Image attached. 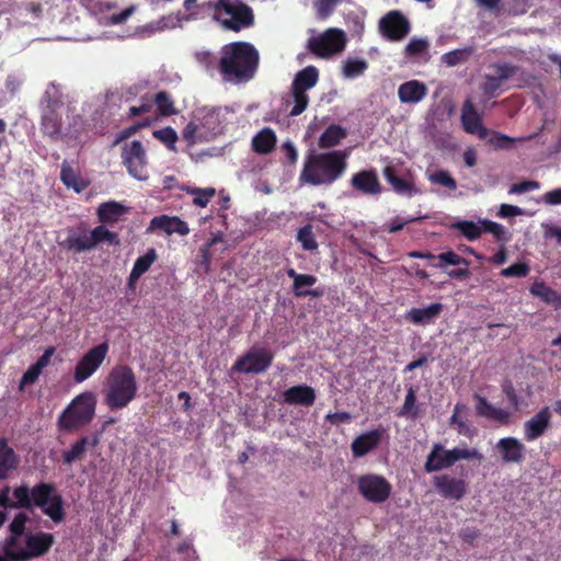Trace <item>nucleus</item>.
I'll use <instances>...</instances> for the list:
<instances>
[{"instance_id": "3", "label": "nucleus", "mask_w": 561, "mask_h": 561, "mask_svg": "<svg viewBox=\"0 0 561 561\" xmlns=\"http://www.w3.org/2000/svg\"><path fill=\"white\" fill-rule=\"evenodd\" d=\"M103 401L110 411L127 408L138 394V382L134 369L126 364L114 366L105 378Z\"/></svg>"}, {"instance_id": "62", "label": "nucleus", "mask_w": 561, "mask_h": 561, "mask_svg": "<svg viewBox=\"0 0 561 561\" xmlns=\"http://www.w3.org/2000/svg\"><path fill=\"white\" fill-rule=\"evenodd\" d=\"M341 1L342 0H319L317 5L318 16L320 19L329 18L332 14L335 5Z\"/></svg>"}, {"instance_id": "31", "label": "nucleus", "mask_w": 561, "mask_h": 561, "mask_svg": "<svg viewBox=\"0 0 561 561\" xmlns=\"http://www.w3.org/2000/svg\"><path fill=\"white\" fill-rule=\"evenodd\" d=\"M65 105V94L62 92V89L59 84L55 82H50L39 102V110L41 111H48V110H55L60 111Z\"/></svg>"}, {"instance_id": "24", "label": "nucleus", "mask_w": 561, "mask_h": 561, "mask_svg": "<svg viewBox=\"0 0 561 561\" xmlns=\"http://www.w3.org/2000/svg\"><path fill=\"white\" fill-rule=\"evenodd\" d=\"M149 228L151 230H162L167 234L178 233L180 236H187L190 233L187 222L176 216H156L151 219Z\"/></svg>"}, {"instance_id": "9", "label": "nucleus", "mask_w": 561, "mask_h": 561, "mask_svg": "<svg viewBox=\"0 0 561 561\" xmlns=\"http://www.w3.org/2000/svg\"><path fill=\"white\" fill-rule=\"evenodd\" d=\"M346 36L342 30L329 28L319 36L309 38L308 49L316 56L329 58L344 50Z\"/></svg>"}, {"instance_id": "6", "label": "nucleus", "mask_w": 561, "mask_h": 561, "mask_svg": "<svg viewBox=\"0 0 561 561\" xmlns=\"http://www.w3.org/2000/svg\"><path fill=\"white\" fill-rule=\"evenodd\" d=\"M95 396L83 392L77 396L58 417V426L71 432L89 424L95 414Z\"/></svg>"}, {"instance_id": "22", "label": "nucleus", "mask_w": 561, "mask_h": 561, "mask_svg": "<svg viewBox=\"0 0 561 561\" xmlns=\"http://www.w3.org/2000/svg\"><path fill=\"white\" fill-rule=\"evenodd\" d=\"M383 433L385 430L375 428L355 437L351 445L353 456L360 458L376 449L382 439Z\"/></svg>"}, {"instance_id": "2", "label": "nucleus", "mask_w": 561, "mask_h": 561, "mask_svg": "<svg viewBox=\"0 0 561 561\" xmlns=\"http://www.w3.org/2000/svg\"><path fill=\"white\" fill-rule=\"evenodd\" d=\"M259 64L260 55L254 45L240 41L221 47L217 69L225 81L247 83L254 78Z\"/></svg>"}, {"instance_id": "36", "label": "nucleus", "mask_w": 561, "mask_h": 561, "mask_svg": "<svg viewBox=\"0 0 561 561\" xmlns=\"http://www.w3.org/2000/svg\"><path fill=\"white\" fill-rule=\"evenodd\" d=\"M529 291L533 296L539 298L547 305H554L557 307H561V293L549 287L542 280L534 282L529 288Z\"/></svg>"}, {"instance_id": "14", "label": "nucleus", "mask_w": 561, "mask_h": 561, "mask_svg": "<svg viewBox=\"0 0 561 561\" xmlns=\"http://www.w3.org/2000/svg\"><path fill=\"white\" fill-rule=\"evenodd\" d=\"M379 33L389 42L402 41L411 30L407 16L399 10L389 11L378 23Z\"/></svg>"}, {"instance_id": "1", "label": "nucleus", "mask_w": 561, "mask_h": 561, "mask_svg": "<svg viewBox=\"0 0 561 561\" xmlns=\"http://www.w3.org/2000/svg\"><path fill=\"white\" fill-rule=\"evenodd\" d=\"M10 486L5 485L0 490V506L3 508H39L55 524H60L66 517L62 495L51 482H39L30 488L27 484L15 486L10 499Z\"/></svg>"}, {"instance_id": "27", "label": "nucleus", "mask_w": 561, "mask_h": 561, "mask_svg": "<svg viewBox=\"0 0 561 561\" xmlns=\"http://www.w3.org/2000/svg\"><path fill=\"white\" fill-rule=\"evenodd\" d=\"M426 84L419 80H410L399 85L398 98L403 104H416L427 95Z\"/></svg>"}, {"instance_id": "8", "label": "nucleus", "mask_w": 561, "mask_h": 561, "mask_svg": "<svg viewBox=\"0 0 561 561\" xmlns=\"http://www.w3.org/2000/svg\"><path fill=\"white\" fill-rule=\"evenodd\" d=\"M24 547L20 545L13 548L0 561H31L44 557L55 543V537L50 533H26L24 535Z\"/></svg>"}, {"instance_id": "59", "label": "nucleus", "mask_w": 561, "mask_h": 561, "mask_svg": "<svg viewBox=\"0 0 561 561\" xmlns=\"http://www.w3.org/2000/svg\"><path fill=\"white\" fill-rule=\"evenodd\" d=\"M150 124H151V121L146 118L142 122L136 123V124H134V125H131L129 127L124 128L117 135V137H116V139L114 141V145H117L118 142H121V141L125 140V139H128L129 137L135 135L141 128H146V127L150 126Z\"/></svg>"}, {"instance_id": "55", "label": "nucleus", "mask_w": 561, "mask_h": 561, "mask_svg": "<svg viewBox=\"0 0 561 561\" xmlns=\"http://www.w3.org/2000/svg\"><path fill=\"white\" fill-rule=\"evenodd\" d=\"M202 127L198 124L196 117L188 122V124L184 127L182 136L183 139L188 144L193 145L196 141H204L205 139L201 136Z\"/></svg>"}, {"instance_id": "10", "label": "nucleus", "mask_w": 561, "mask_h": 561, "mask_svg": "<svg viewBox=\"0 0 561 561\" xmlns=\"http://www.w3.org/2000/svg\"><path fill=\"white\" fill-rule=\"evenodd\" d=\"M357 489L366 501L374 504L386 502L392 492L391 483L385 477L375 473L359 476Z\"/></svg>"}, {"instance_id": "21", "label": "nucleus", "mask_w": 561, "mask_h": 561, "mask_svg": "<svg viewBox=\"0 0 561 561\" xmlns=\"http://www.w3.org/2000/svg\"><path fill=\"white\" fill-rule=\"evenodd\" d=\"M61 247L75 253H82L93 250V243L90 239V232L87 227L81 224L68 231L67 238L62 241Z\"/></svg>"}, {"instance_id": "54", "label": "nucleus", "mask_w": 561, "mask_h": 561, "mask_svg": "<svg viewBox=\"0 0 561 561\" xmlns=\"http://www.w3.org/2000/svg\"><path fill=\"white\" fill-rule=\"evenodd\" d=\"M291 95L294 98V106L289 112L290 116L300 115L308 106L309 96L307 91H302L291 87Z\"/></svg>"}, {"instance_id": "52", "label": "nucleus", "mask_w": 561, "mask_h": 561, "mask_svg": "<svg viewBox=\"0 0 561 561\" xmlns=\"http://www.w3.org/2000/svg\"><path fill=\"white\" fill-rule=\"evenodd\" d=\"M437 263L432 265L436 268H445L446 265H465L469 266V261L454 251H446L437 255Z\"/></svg>"}, {"instance_id": "23", "label": "nucleus", "mask_w": 561, "mask_h": 561, "mask_svg": "<svg viewBox=\"0 0 561 561\" xmlns=\"http://www.w3.org/2000/svg\"><path fill=\"white\" fill-rule=\"evenodd\" d=\"M41 130L44 136L51 140L64 139L62 118L60 111L48 110L41 111Z\"/></svg>"}, {"instance_id": "37", "label": "nucleus", "mask_w": 561, "mask_h": 561, "mask_svg": "<svg viewBox=\"0 0 561 561\" xmlns=\"http://www.w3.org/2000/svg\"><path fill=\"white\" fill-rule=\"evenodd\" d=\"M127 213V208L117 202L102 203L98 208L99 221L102 224H115Z\"/></svg>"}, {"instance_id": "7", "label": "nucleus", "mask_w": 561, "mask_h": 561, "mask_svg": "<svg viewBox=\"0 0 561 561\" xmlns=\"http://www.w3.org/2000/svg\"><path fill=\"white\" fill-rule=\"evenodd\" d=\"M482 457V454L476 448L455 447L446 449L442 444L436 443L426 457L424 470L427 473L437 472L453 467L459 460H481Z\"/></svg>"}, {"instance_id": "51", "label": "nucleus", "mask_w": 561, "mask_h": 561, "mask_svg": "<svg viewBox=\"0 0 561 561\" xmlns=\"http://www.w3.org/2000/svg\"><path fill=\"white\" fill-rule=\"evenodd\" d=\"M152 136L162 142L169 150L176 151V142L179 140L178 133L171 126L156 129L152 131Z\"/></svg>"}, {"instance_id": "26", "label": "nucleus", "mask_w": 561, "mask_h": 561, "mask_svg": "<svg viewBox=\"0 0 561 561\" xmlns=\"http://www.w3.org/2000/svg\"><path fill=\"white\" fill-rule=\"evenodd\" d=\"M352 186L364 194L377 195L381 193V184L375 171H359L351 179Z\"/></svg>"}, {"instance_id": "25", "label": "nucleus", "mask_w": 561, "mask_h": 561, "mask_svg": "<svg viewBox=\"0 0 561 561\" xmlns=\"http://www.w3.org/2000/svg\"><path fill=\"white\" fill-rule=\"evenodd\" d=\"M55 347L48 346L43 355L38 357L36 363L32 364L27 370L23 374L22 378L19 382V390L23 391L24 388L28 385H33L37 381L41 376L43 369L47 367L50 363L53 355L55 354Z\"/></svg>"}, {"instance_id": "58", "label": "nucleus", "mask_w": 561, "mask_h": 561, "mask_svg": "<svg viewBox=\"0 0 561 561\" xmlns=\"http://www.w3.org/2000/svg\"><path fill=\"white\" fill-rule=\"evenodd\" d=\"M529 265L525 262H518L503 268L501 275L504 277H526L529 273Z\"/></svg>"}, {"instance_id": "43", "label": "nucleus", "mask_w": 561, "mask_h": 561, "mask_svg": "<svg viewBox=\"0 0 561 561\" xmlns=\"http://www.w3.org/2000/svg\"><path fill=\"white\" fill-rule=\"evenodd\" d=\"M90 239L93 243V249L102 242H107L112 245L119 244L117 233L110 231L104 225L96 226L90 231Z\"/></svg>"}, {"instance_id": "28", "label": "nucleus", "mask_w": 561, "mask_h": 561, "mask_svg": "<svg viewBox=\"0 0 561 561\" xmlns=\"http://www.w3.org/2000/svg\"><path fill=\"white\" fill-rule=\"evenodd\" d=\"M284 402L287 404H299L311 407L316 401V391L308 385L293 386L283 392Z\"/></svg>"}, {"instance_id": "57", "label": "nucleus", "mask_w": 561, "mask_h": 561, "mask_svg": "<svg viewBox=\"0 0 561 561\" xmlns=\"http://www.w3.org/2000/svg\"><path fill=\"white\" fill-rule=\"evenodd\" d=\"M157 251L153 248H151L144 255L139 256L135 261L133 268L144 275L150 268V266L157 261Z\"/></svg>"}, {"instance_id": "47", "label": "nucleus", "mask_w": 561, "mask_h": 561, "mask_svg": "<svg viewBox=\"0 0 561 561\" xmlns=\"http://www.w3.org/2000/svg\"><path fill=\"white\" fill-rule=\"evenodd\" d=\"M60 180L67 187H71L78 193L85 188V184L80 180L76 171L66 162L61 165Z\"/></svg>"}, {"instance_id": "16", "label": "nucleus", "mask_w": 561, "mask_h": 561, "mask_svg": "<svg viewBox=\"0 0 561 561\" xmlns=\"http://www.w3.org/2000/svg\"><path fill=\"white\" fill-rule=\"evenodd\" d=\"M460 122L467 134L476 135L479 139L488 138L490 129L483 125V117L471 99H467L462 104Z\"/></svg>"}, {"instance_id": "45", "label": "nucleus", "mask_w": 561, "mask_h": 561, "mask_svg": "<svg viewBox=\"0 0 561 561\" xmlns=\"http://www.w3.org/2000/svg\"><path fill=\"white\" fill-rule=\"evenodd\" d=\"M180 188L185 191L187 194L194 195L193 204L198 207H206L216 194V190L214 187L201 188L182 185Z\"/></svg>"}, {"instance_id": "49", "label": "nucleus", "mask_w": 561, "mask_h": 561, "mask_svg": "<svg viewBox=\"0 0 561 561\" xmlns=\"http://www.w3.org/2000/svg\"><path fill=\"white\" fill-rule=\"evenodd\" d=\"M296 240L301 244V248L305 251L312 252L319 247L313 233V227L310 224L305 225L298 230Z\"/></svg>"}, {"instance_id": "48", "label": "nucleus", "mask_w": 561, "mask_h": 561, "mask_svg": "<svg viewBox=\"0 0 561 561\" xmlns=\"http://www.w3.org/2000/svg\"><path fill=\"white\" fill-rule=\"evenodd\" d=\"M87 121L81 115H73L64 130V138L78 140L87 131Z\"/></svg>"}, {"instance_id": "30", "label": "nucleus", "mask_w": 561, "mask_h": 561, "mask_svg": "<svg viewBox=\"0 0 561 561\" xmlns=\"http://www.w3.org/2000/svg\"><path fill=\"white\" fill-rule=\"evenodd\" d=\"M443 311V305L434 302L426 308H412L405 313V319L416 325L432 323Z\"/></svg>"}, {"instance_id": "15", "label": "nucleus", "mask_w": 561, "mask_h": 561, "mask_svg": "<svg viewBox=\"0 0 561 561\" xmlns=\"http://www.w3.org/2000/svg\"><path fill=\"white\" fill-rule=\"evenodd\" d=\"M433 484L442 497L451 501H461L469 491V483L463 478L447 473L433 477Z\"/></svg>"}, {"instance_id": "60", "label": "nucleus", "mask_w": 561, "mask_h": 561, "mask_svg": "<svg viewBox=\"0 0 561 561\" xmlns=\"http://www.w3.org/2000/svg\"><path fill=\"white\" fill-rule=\"evenodd\" d=\"M502 83L503 82L494 76L486 75L482 91L488 98H494L497 95V90L502 87Z\"/></svg>"}, {"instance_id": "32", "label": "nucleus", "mask_w": 561, "mask_h": 561, "mask_svg": "<svg viewBox=\"0 0 561 561\" xmlns=\"http://www.w3.org/2000/svg\"><path fill=\"white\" fill-rule=\"evenodd\" d=\"M277 137L271 127H264L253 136L251 146L252 150L259 154H268L276 147Z\"/></svg>"}, {"instance_id": "13", "label": "nucleus", "mask_w": 561, "mask_h": 561, "mask_svg": "<svg viewBox=\"0 0 561 561\" xmlns=\"http://www.w3.org/2000/svg\"><path fill=\"white\" fill-rule=\"evenodd\" d=\"M273 358V353L267 348H252L234 362L232 370L243 374H262L270 368Z\"/></svg>"}, {"instance_id": "19", "label": "nucleus", "mask_w": 561, "mask_h": 561, "mask_svg": "<svg viewBox=\"0 0 561 561\" xmlns=\"http://www.w3.org/2000/svg\"><path fill=\"white\" fill-rule=\"evenodd\" d=\"M30 517L24 512H20L14 516L8 527V537L0 542V558H4L8 552L21 543V539H24L26 523Z\"/></svg>"}, {"instance_id": "64", "label": "nucleus", "mask_w": 561, "mask_h": 561, "mask_svg": "<svg viewBox=\"0 0 561 561\" xmlns=\"http://www.w3.org/2000/svg\"><path fill=\"white\" fill-rule=\"evenodd\" d=\"M428 43L425 39L413 38L409 42L405 47V53L409 56H416L425 51Z\"/></svg>"}, {"instance_id": "40", "label": "nucleus", "mask_w": 561, "mask_h": 561, "mask_svg": "<svg viewBox=\"0 0 561 561\" xmlns=\"http://www.w3.org/2000/svg\"><path fill=\"white\" fill-rule=\"evenodd\" d=\"M346 137V130L336 124H331L320 136V148H332Z\"/></svg>"}, {"instance_id": "46", "label": "nucleus", "mask_w": 561, "mask_h": 561, "mask_svg": "<svg viewBox=\"0 0 561 561\" xmlns=\"http://www.w3.org/2000/svg\"><path fill=\"white\" fill-rule=\"evenodd\" d=\"M473 54V47L468 46L465 48L454 49L442 56V61L448 67H455L465 64Z\"/></svg>"}, {"instance_id": "39", "label": "nucleus", "mask_w": 561, "mask_h": 561, "mask_svg": "<svg viewBox=\"0 0 561 561\" xmlns=\"http://www.w3.org/2000/svg\"><path fill=\"white\" fill-rule=\"evenodd\" d=\"M535 136H528L523 138H513L500 131L490 130L488 138L485 139L488 145L494 150H510L513 148L516 141H525L533 139Z\"/></svg>"}, {"instance_id": "38", "label": "nucleus", "mask_w": 561, "mask_h": 561, "mask_svg": "<svg viewBox=\"0 0 561 561\" xmlns=\"http://www.w3.org/2000/svg\"><path fill=\"white\" fill-rule=\"evenodd\" d=\"M319 80V70L314 66H307L298 71L293 80V88L307 91L313 88Z\"/></svg>"}, {"instance_id": "41", "label": "nucleus", "mask_w": 561, "mask_h": 561, "mask_svg": "<svg viewBox=\"0 0 561 561\" xmlns=\"http://www.w3.org/2000/svg\"><path fill=\"white\" fill-rule=\"evenodd\" d=\"M317 283V277L311 274H302L293 284V293L296 297H320L322 291L318 289L305 290V287H311Z\"/></svg>"}, {"instance_id": "53", "label": "nucleus", "mask_w": 561, "mask_h": 561, "mask_svg": "<svg viewBox=\"0 0 561 561\" xmlns=\"http://www.w3.org/2000/svg\"><path fill=\"white\" fill-rule=\"evenodd\" d=\"M416 394L413 387L408 389L403 405L401 407L398 415L416 417L419 415V408L416 407Z\"/></svg>"}, {"instance_id": "35", "label": "nucleus", "mask_w": 561, "mask_h": 561, "mask_svg": "<svg viewBox=\"0 0 561 561\" xmlns=\"http://www.w3.org/2000/svg\"><path fill=\"white\" fill-rule=\"evenodd\" d=\"M202 127L201 136L206 140L213 139L220 131L219 115L215 111H207L195 116Z\"/></svg>"}, {"instance_id": "61", "label": "nucleus", "mask_w": 561, "mask_h": 561, "mask_svg": "<svg viewBox=\"0 0 561 561\" xmlns=\"http://www.w3.org/2000/svg\"><path fill=\"white\" fill-rule=\"evenodd\" d=\"M503 393L506 396L508 402L515 410H519L522 405V401L519 400V397L516 393V390L512 383V381H505L502 386Z\"/></svg>"}, {"instance_id": "50", "label": "nucleus", "mask_w": 561, "mask_h": 561, "mask_svg": "<svg viewBox=\"0 0 561 561\" xmlns=\"http://www.w3.org/2000/svg\"><path fill=\"white\" fill-rule=\"evenodd\" d=\"M368 68V62L365 59L348 58L343 64V75L345 78H356L363 75Z\"/></svg>"}, {"instance_id": "44", "label": "nucleus", "mask_w": 561, "mask_h": 561, "mask_svg": "<svg viewBox=\"0 0 561 561\" xmlns=\"http://www.w3.org/2000/svg\"><path fill=\"white\" fill-rule=\"evenodd\" d=\"M451 228L458 230L467 240H478L482 234L481 224L471 220H458L451 225Z\"/></svg>"}, {"instance_id": "17", "label": "nucleus", "mask_w": 561, "mask_h": 561, "mask_svg": "<svg viewBox=\"0 0 561 561\" xmlns=\"http://www.w3.org/2000/svg\"><path fill=\"white\" fill-rule=\"evenodd\" d=\"M552 427V412L549 407L541 408L523 425L524 439L534 442Z\"/></svg>"}, {"instance_id": "56", "label": "nucleus", "mask_w": 561, "mask_h": 561, "mask_svg": "<svg viewBox=\"0 0 561 561\" xmlns=\"http://www.w3.org/2000/svg\"><path fill=\"white\" fill-rule=\"evenodd\" d=\"M428 180L431 183L442 185L450 191H455L457 188L456 180L446 170H438L432 173L428 176Z\"/></svg>"}, {"instance_id": "33", "label": "nucleus", "mask_w": 561, "mask_h": 561, "mask_svg": "<svg viewBox=\"0 0 561 561\" xmlns=\"http://www.w3.org/2000/svg\"><path fill=\"white\" fill-rule=\"evenodd\" d=\"M477 400L476 410L478 415L483 416L488 420L496 421L505 424L510 420V413L503 409L493 407L484 397L474 394Z\"/></svg>"}, {"instance_id": "4", "label": "nucleus", "mask_w": 561, "mask_h": 561, "mask_svg": "<svg viewBox=\"0 0 561 561\" xmlns=\"http://www.w3.org/2000/svg\"><path fill=\"white\" fill-rule=\"evenodd\" d=\"M345 169V156L342 151L309 153L305 159L299 181L313 186L330 185L342 176Z\"/></svg>"}, {"instance_id": "42", "label": "nucleus", "mask_w": 561, "mask_h": 561, "mask_svg": "<svg viewBox=\"0 0 561 561\" xmlns=\"http://www.w3.org/2000/svg\"><path fill=\"white\" fill-rule=\"evenodd\" d=\"M152 101L157 105V111L160 116L169 117L178 114V110L174 106V100L167 91H159Z\"/></svg>"}, {"instance_id": "34", "label": "nucleus", "mask_w": 561, "mask_h": 561, "mask_svg": "<svg viewBox=\"0 0 561 561\" xmlns=\"http://www.w3.org/2000/svg\"><path fill=\"white\" fill-rule=\"evenodd\" d=\"M99 444L98 436H94L90 439L88 436H82L79 438L70 449L62 453V462L64 465L70 466L76 461H79L83 458L88 446L95 447Z\"/></svg>"}, {"instance_id": "20", "label": "nucleus", "mask_w": 561, "mask_h": 561, "mask_svg": "<svg viewBox=\"0 0 561 561\" xmlns=\"http://www.w3.org/2000/svg\"><path fill=\"white\" fill-rule=\"evenodd\" d=\"M495 449L504 463H522L525 460L526 446L516 437L499 439Z\"/></svg>"}, {"instance_id": "5", "label": "nucleus", "mask_w": 561, "mask_h": 561, "mask_svg": "<svg viewBox=\"0 0 561 561\" xmlns=\"http://www.w3.org/2000/svg\"><path fill=\"white\" fill-rule=\"evenodd\" d=\"M213 19L224 30L240 32L254 25L253 9L242 0H215L209 2Z\"/></svg>"}, {"instance_id": "18", "label": "nucleus", "mask_w": 561, "mask_h": 561, "mask_svg": "<svg viewBox=\"0 0 561 561\" xmlns=\"http://www.w3.org/2000/svg\"><path fill=\"white\" fill-rule=\"evenodd\" d=\"M382 174L397 194L412 197L419 193V190L415 187L413 173L410 170L400 175L396 167L387 165L383 168Z\"/></svg>"}, {"instance_id": "12", "label": "nucleus", "mask_w": 561, "mask_h": 561, "mask_svg": "<svg viewBox=\"0 0 561 561\" xmlns=\"http://www.w3.org/2000/svg\"><path fill=\"white\" fill-rule=\"evenodd\" d=\"M110 346L107 342L91 347L77 363L73 370V380L81 383L89 379L104 363Z\"/></svg>"}, {"instance_id": "29", "label": "nucleus", "mask_w": 561, "mask_h": 561, "mask_svg": "<svg viewBox=\"0 0 561 561\" xmlns=\"http://www.w3.org/2000/svg\"><path fill=\"white\" fill-rule=\"evenodd\" d=\"M20 466V456L9 446L5 437L0 438V481L5 480L9 474Z\"/></svg>"}, {"instance_id": "11", "label": "nucleus", "mask_w": 561, "mask_h": 561, "mask_svg": "<svg viewBox=\"0 0 561 561\" xmlns=\"http://www.w3.org/2000/svg\"><path fill=\"white\" fill-rule=\"evenodd\" d=\"M122 162L129 175L139 181L148 180L147 154L141 141L133 140L124 145L122 149Z\"/></svg>"}, {"instance_id": "63", "label": "nucleus", "mask_w": 561, "mask_h": 561, "mask_svg": "<svg viewBox=\"0 0 561 561\" xmlns=\"http://www.w3.org/2000/svg\"><path fill=\"white\" fill-rule=\"evenodd\" d=\"M482 232L492 233L497 240H501L504 234V228L502 225L484 219L480 221Z\"/></svg>"}]
</instances>
